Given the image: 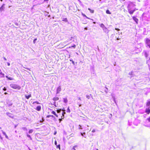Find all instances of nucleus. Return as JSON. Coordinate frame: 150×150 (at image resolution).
Segmentation results:
<instances>
[{"label": "nucleus", "mask_w": 150, "mask_h": 150, "mask_svg": "<svg viewBox=\"0 0 150 150\" xmlns=\"http://www.w3.org/2000/svg\"><path fill=\"white\" fill-rule=\"evenodd\" d=\"M77 104L79 105V107L81 106V103L80 102H78Z\"/></svg>", "instance_id": "2f4dec72"}, {"label": "nucleus", "mask_w": 150, "mask_h": 150, "mask_svg": "<svg viewBox=\"0 0 150 150\" xmlns=\"http://www.w3.org/2000/svg\"><path fill=\"white\" fill-rule=\"evenodd\" d=\"M70 61H71V62H72V63L73 64H74V61H73V60H72V59H70Z\"/></svg>", "instance_id": "4c0bfd02"}, {"label": "nucleus", "mask_w": 150, "mask_h": 150, "mask_svg": "<svg viewBox=\"0 0 150 150\" xmlns=\"http://www.w3.org/2000/svg\"><path fill=\"white\" fill-rule=\"evenodd\" d=\"M93 23L95 24V23H96V22H93Z\"/></svg>", "instance_id": "774afa93"}, {"label": "nucleus", "mask_w": 150, "mask_h": 150, "mask_svg": "<svg viewBox=\"0 0 150 150\" xmlns=\"http://www.w3.org/2000/svg\"><path fill=\"white\" fill-rule=\"evenodd\" d=\"M150 105V101H148L147 102L146 106H147V107H149V106Z\"/></svg>", "instance_id": "412c9836"}, {"label": "nucleus", "mask_w": 150, "mask_h": 150, "mask_svg": "<svg viewBox=\"0 0 150 150\" xmlns=\"http://www.w3.org/2000/svg\"><path fill=\"white\" fill-rule=\"evenodd\" d=\"M5 5L4 4L0 8V10L1 12L2 11H3L4 8V6Z\"/></svg>", "instance_id": "9d476101"}, {"label": "nucleus", "mask_w": 150, "mask_h": 150, "mask_svg": "<svg viewBox=\"0 0 150 150\" xmlns=\"http://www.w3.org/2000/svg\"><path fill=\"white\" fill-rule=\"evenodd\" d=\"M36 40H37V39H36H36H35L33 40V43H35V41H36Z\"/></svg>", "instance_id": "a18cd8bd"}, {"label": "nucleus", "mask_w": 150, "mask_h": 150, "mask_svg": "<svg viewBox=\"0 0 150 150\" xmlns=\"http://www.w3.org/2000/svg\"><path fill=\"white\" fill-rule=\"evenodd\" d=\"M91 96V95H86V98L88 99H89L90 98Z\"/></svg>", "instance_id": "7c9ffc66"}, {"label": "nucleus", "mask_w": 150, "mask_h": 150, "mask_svg": "<svg viewBox=\"0 0 150 150\" xmlns=\"http://www.w3.org/2000/svg\"><path fill=\"white\" fill-rule=\"evenodd\" d=\"M61 111V109H60L59 110H57V113H59Z\"/></svg>", "instance_id": "c9c22d12"}, {"label": "nucleus", "mask_w": 150, "mask_h": 150, "mask_svg": "<svg viewBox=\"0 0 150 150\" xmlns=\"http://www.w3.org/2000/svg\"><path fill=\"white\" fill-rule=\"evenodd\" d=\"M3 59H4V60H5V61H6L7 59H6V58L5 57H3Z\"/></svg>", "instance_id": "864d4df0"}, {"label": "nucleus", "mask_w": 150, "mask_h": 150, "mask_svg": "<svg viewBox=\"0 0 150 150\" xmlns=\"http://www.w3.org/2000/svg\"><path fill=\"white\" fill-rule=\"evenodd\" d=\"M2 131V133L5 136V135H6V133L4 132L3 131Z\"/></svg>", "instance_id": "e433bc0d"}, {"label": "nucleus", "mask_w": 150, "mask_h": 150, "mask_svg": "<svg viewBox=\"0 0 150 150\" xmlns=\"http://www.w3.org/2000/svg\"><path fill=\"white\" fill-rule=\"evenodd\" d=\"M49 1V0H44V1Z\"/></svg>", "instance_id": "e2e57ef3"}, {"label": "nucleus", "mask_w": 150, "mask_h": 150, "mask_svg": "<svg viewBox=\"0 0 150 150\" xmlns=\"http://www.w3.org/2000/svg\"><path fill=\"white\" fill-rule=\"evenodd\" d=\"M26 134L27 137L29 138L30 139V140H32V138L30 136V135L28 134L27 132L26 133Z\"/></svg>", "instance_id": "dca6fc26"}, {"label": "nucleus", "mask_w": 150, "mask_h": 150, "mask_svg": "<svg viewBox=\"0 0 150 150\" xmlns=\"http://www.w3.org/2000/svg\"><path fill=\"white\" fill-rule=\"evenodd\" d=\"M145 112L149 114L150 113V109L149 108H146V109Z\"/></svg>", "instance_id": "0eeeda50"}, {"label": "nucleus", "mask_w": 150, "mask_h": 150, "mask_svg": "<svg viewBox=\"0 0 150 150\" xmlns=\"http://www.w3.org/2000/svg\"><path fill=\"white\" fill-rule=\"evenodd\" d=\"M33 132V129H31L29 130L28 132L29 134L32 133Z\"/></svg>", "instance_id": "b1692460"}, {"label": "nucleus", "mask_w": 150, "mask_h": 150, "mask_svg": "<svg viewBox=\"0 0 150 150\" xmlns=\"http://www.w3.org/2000/svg\"><path fill=\"white\" fill-rule=\"evenodd\" d=\"M5 136L6 138H7V139H8V137L6 134L5 135Z\"/></svg>", "instance_id": "de8ad7c7"}, {"label": "nucleus", "mask_w": 150, "mask_h": 150, "mask_svg": "<svg viewBox=\"0 0 150 150\" xmlns=\"http://www.w3.org/2000/svg\"><path fill=\"white\" fill-rule=\"evenodd\" d=\"M3 90L4 91H6V88L5 87H4L3 88Z\"/></svg>", "instance_id": "58836bf2"}, {"label": "nucleus", "mask_w": 150, "mask_h": 150, "mask_svg": "<svg viewBox=\"0 0 150 150\" xmlns=\"http://www.w3.org/2000/svg\"><path fill=\"white\" fill-rule=\"evenodd\" d=\"M25 98L28 99H29V98L31 96V94H30L28 95H25Z\"/></svg>", "instance_id": "f8f14e48"}, {"label": "nucleus", "mask_w": 150, "mask_h": 150, "mask_svg": "<svg viewBox=\"0 0 150 150\" xmlns=\"http://www.w3.org/2000/svg\"><path fill=\"white\" fill-rule=\"evenodd\" d=\"M72 149H74V150H75V148H74V147H73V148Z\"/></svg>", "instance_id": "338daca9"}, {"label": "nucleus", "mask_w": 150, "mask_h": 150, "mask_svg": "<svg viewBox=\"0 0 150 150\" xmlns=\"http://www.w3.org/2000/svg\"><path fill=\"white\" fill-rule=\"evenodd\" d=\"M59 100V98L58 97H54V98H53V100L54 101H57V100Z\"/></svg>", "instance_id": "a211bd4d"}, {"label": "nucleus", "mask_w": 150, "mask_h": 150, "mask_svg": "<svg viewBox=\"0 0 150 150\" xmlns=\"http://www.w3.org/2000/svg\"><path fill=\"white\" fill-rule=\"evenodd\" d=\"M10 87L12 88L18 90H20L21 88V87L20 86L16 84H10Z\"/></svg>", "instance_id": "f257e3e1"}, {"label": "nucleus", "mask_w": 150, "mask_h": 150, "mask_svg": "<svg viewBox=\"0 0 150 150\" xmlns=\"http://www.w3.org/2000/svg\"><path fill=\"white\" fill-rule=\"evenodd\" d=\"M7 64L8 66H10V63H9V62H7Z\"/></svg>", "instance_id": "5fc2aeb1"}, {"label": "nucleus", "mask_w": 150, "mask_h": 150, "mask_svg": "<svg viewBox=\"0 0 150 150\" xmlns=\"http://www.w3.org/2000/svg\"><path fill=\"white\" fill-rule=\"evenodd\" d=\"M54 144L56 145H57V142L56 140H55L54 142Z\"/></svg>", "instance_id": "09e8293b"}, {"label": "nucleus", "mask_w": 150, "mask_h": 150, "mask_svg": "<svg viewBox=\"0 0 150 150\" xmlns=\"http://www.w3.org/2000/svg\"><path fill=\"white\" fill-rule=\"evenodd\" d=\"M59 122H60L62 120V119L61 118H60L59 119Z\"/></svg>", "instance_id": "49530a36"}, {"label": "nucleus", "mask_w": 150, "mask_h": 150, "mask_svg": "<svg viewBox=\"0 0 150 150\" xmlns=\"http://www.w3.org/2000/svg\"><path fill=\"white\" fill-rule=\"evenodd\" d=\"M146 44L150 48V40L147 38L146 40Z\"/></svg>", "instance_id": "7ed1b4c3"}, {"label": "nucleus", "mask_w": 150, "mask_h": 150, "mask_svg": "<svg viewBox=\"0 0 150 150\" xmlns=\"http://www.w3.org/2000/svg\"><path fill=\"white\" fill-rule=\"evenodd\" d=\"M143 53H144V55L145 56V57L146 58L148 56V54H147V52L146 51H144Z\"/></svg>", "instance_id": "4468645a"}, {"label": "nucleus", "mask_w": 150, "mask_h": 150, "mask_svg": "<svg viewBox=\"0 0 150 150\" xmlns=\"http://www.w3.org/2000/svg\"><path fill=\"white\" fill-rule=\"evenodd\" d=\"M131 5H133V4L131 3L129 5V6H128L127 7L129 13L131 14H132L133 13L136 11V10H137L138 9L135 8L134 9L132 10V9H131V8L130 7V6Z\"/></svg>", "instance_id": "f03ea898"}, {"label": "nucleus", "mask_w": 150, "mask_h": 150, "mask_svg": "<svg viewBox=\"0 0 150 150\" xmlns=\"http://www.w3.org/2000/svg\"><path fill=\"white\" fill-rule=\"evenodd\" d=\"M100 27L103 29L105 27V25L103 23H101L100 24Z\"/></svg>", "instance_id": "2eb2a0df"}, {"label": "nucleus", "mask_w": 150, "mask_h": 150, "mask_svg": "<svg viewBox=\"0 0 150 150\" xmlns=\"http://www.w3.org/2000/svg\"><path fill=\"white\" fill-rule=\"evenodd\" d=\"M66 114V112H62V115H64Z\"/></svg>", "instance_id": "79ce46f5"}, {"label": "nucleus", "mask_w": 150, "mask_h": 150, "mask_svg": "<svg viewBox=\"0 0 150 150\" xmlns=\"http://www.w3.org/2000/svg\"><path fill=\"white\" fill-rule=\"evenodd\" d=\"M51 113L52 114H53V115H54L56 116L57 117H58V115L56 114V113L55 112V111H52Z\"/></svg>", "instance_id": "aec40b11"}, {"label": "nucleus", "mask_w": 150, "mask_h": 150, "mask_svg": "<svg viewBox=\"0 0 150 150\" xmlns=\"http://www.w3.org/2000/svg\"><path fill=\"white\" fill-rule=\"evenodd\" d=\"M78 98V100H81V98L80 97H79Z\"/></svg>", "instance_id": "4d7b16f0"}, {"label": "nucleus", "mask_w": 150, "mask_h": 150, "mask_svg": "<svg viewBox=\"0 0 150 150\" xmlns=\"http://www.w3.org/2000/svg\"><path fill=\"white\" fill-rule=\"evenodd\" d=\"M56 146H57V148H58L59 150H60V144H59L58 145H56Z\"/></svg>", "instance_id": "cd10ccee"}, {"label": "nucleus", "mask_w": 150, "mask_h": 150, "mask_svg": "<svg viewBox=\"0 0 150 150\" xmlns=\"http://www.w3.org/2000/svg\"><path fill=\"white\" fill-rule=\"evenodd\" d=\"M76 45H73L71 46V47H69L70 48L73 47L74 48H75L76 47Z\"/></svg>", "instance_id": "f704fd0d"}, {"label": "nucleus", "mask_w": 150, "mask_h": 150, "mask_svg": "<svg viewBox=\"0 0 150 150\" xmlns=\"http://www.w3.org/2000/svg\"><path fill=\"white\" fill-rule=\"evenodd\" d=\"M61 89L60 86H59L57 88L56 93L57 94L59 93L61 91Z\"/></svg>", "instance_id": "39448f33"}, {"label": "nucleus", "mask_w": 150, "mask_h": 150, "mask_svg": "<svg viewBox=\"0 0 150 150\" xmlns=\"http://www.w3.org/2000/svg\"><path fill=\"white\" fill-rule=\"evenodd\" d=\"M103 30L105 33H108V30L106 27H105Z\"/></svg>", "instance_id": "ddd939ff"}, {"label": "nucleus", "mask_w": 150, "mask_h": 150, "mask_svg": "<svg viewBox=\"0 0 150 150\" xmlns=\"http://www.w3.org/2000/svg\"><path fill=\"white\" fill-rule=\"evenodd\" d=\"M36 103L37 104H39V102H38L37 101H35L33 102V104H34Z\"/></svg>", "instance_id": "72a5a7b5"}, {"label": "nucleus", "mask_w": 150, "mask_h": 150, "mask_svg": "<svg viewBox=\"0 0 150 150\" xmlns=\"http://www.w3.org/2000/svg\"><path fill=\"white\" fill-rule=\"evenodd\" d=\"M4 94L5 95H6V94H8V93L6 92H5L4 93Z\"/></svg>", "instance_id": "052dcab7"}, {"label": "nucleus", "mask_w": 150, "mask_h": 150, "mask_svg": "<svg viewBox=\"0 0 150 150\" xmlns=\"http://www.w3.org/2000/svg\"><path fill=\"white\" fill-rule=\"evenodd\" d=\"M129 75H132V76H133V72H129Z\"/></svg>", "instance_id": "473e14b6"}, {"label": "nucleus", "mask_w": 150, "mask_h": 150, "mask_svg": "<svg viewBox=\"0 0 150 150\" xmlns=\"http://www.w3.org/2000/svg\"><path fill=\"white\" fill-rule=\"evenodd\" d=\"M62 21L65 22H67L68 21L67 18H63Z\"/></svg>", "instance_id": "5701e85b"}, {"label": "nucleus", "mask_w": 150, "mask_h": 150, "mask_svg": "<svg viewBox=\"0 0 150 150\" xmlns=\"http://www.w3.org/2000/svg\"><path fill=\"white\" fill-rule=\"evenodd\" d=\"M115 30H117V31H119L120 30L118 28H115Z\"/></svg>", "instance_id": "6e6d98bb"}, {"label": "nucleus", "mask_w": 150, "mask_h": 150, "mask_svg": "<svg viewBox=\"0 0 150 150\" xmlns=\"http://www.w3.org/2000/svg\"><path fill=\"white\" fill-rule=\"evenodd\" d=\"M108 91V89L106 88V89L105 90V92L106 93H107Z\"/></svg>", "instance_id": "c03bdc74"}, {"label": "nucleus", "mask_w": 150, "mask_h": 150, "mask_svg": "<svg viewBox=\"0 0 150 150\" xmlns=\"http://www.w3.org/2000/svg\"><path fill=\"white\" fill-rule=\"evenodd\" d=\"M82 15L83 16L85 17H86V18H87V19H90L89 18L87 17L85 14H84L82 13Z\"/></svg>", "instance_id": "393cba45"}, {"label": "nucleus", "mask_w": 150, "mask_h": 150, "mask_svg": "<svg viewBox=\"0 0 150 150\" xmlns=\"http://www.w3.org/2000/svg\"><path fill=\"white\" fill-rule=\"evenodd\" d=\"M22 129L25 131H27V129L26 127H23L22 128Z\"/></svg>", "instance_id": "a878e982"}, {"label": "nucleus", "mask_w": 150, "mask_h": 150, "mask_svg": "<svg viewBox=\"0 0 150 150\" xmlns=\"http://www.w3.org/2000/svg\"><path fill=\"white\" fill-rule=\"evenodd\" d=\"M62 110L63 112H65V110L64 109V108H63V109H62V110L61 109V110Z\"/></svg>", "instance_id": "603ef678"}, {"label": "nucleus", "mask_w": 150, "mask_h": 150, "mask_svg": "<svg viewBox=\"0 0 150 150\" xmlns=\"http://www.w3.org/2000/svg\"><path fill=\"white\" fill-rule=\"evenodd\" d=\"M149 61H147V64H148V62H149Z\"/></svg>", "instance_id": "69168bd1"}, {"label": "nucleus", "mask_w": 150, "mask_h": 150, "mask_svg": "<svg viewBox=\"0 0 150 150\" xmlns=\"http://www.w3.org/2000/svg\"><path fill=\"white\" fill-rule=\"evenodd\" d=\"M6 78H7L8 79V76H6Z\"/></svg>", "instance_id": "680f3d73"}, {"label": "nucleus", "mask_w": 150, "mask_h": 150, "mask_svg": "<svg viewBox=\"0 0 150 150\" xmlns=\"http://www.w3.org/2000/svg\"><path fill=\"white\" fill-rule=\"evenodd\" d=\"M133 20L137 23L138 21V20L135 17L133 16L132 18Z\"/></svg>", "instance_id": "1a4fd4ad"}, {"label": "nucleus", "mask_w": 150, "mask_h": 150, "mask_svg": "<svg viewBox=\"0 0 150 150\" xmlns=\"http://www.w3.org/2000/svg\"><path fill=\"white\" fill-rule=\"evenodd\" d=\"M119 40V38H117V39H116L117 40Z\"/></svg>", "instance_id": "0e129e2a"}, {"label": "nucleus", "mask_w": 150, "mask_h": 150, "mask_svg": "<svg viewBox=\"0 0 150 150\" xmlns=\"http://www.w3.org/2000/svg\"><path fill=\"white\" fill-rule=\"evenodd\" d=\"M47 117H52L53 118L54 117L53 115H49L47 116Z\"/></svg>", "instance_id": "c85d7f7f"}, {"label": "nucleus", "mask_w": 150, "mask_h": 150, "mask_svg": "<svg viewBox=\"0 0 150 150\" xmlns=\"http://www.w3.org/2000/svg\"><path fill=\"white\" fill-rule=\"evenodd\" d=\"M36 109L38 111H40L41 109V106L40 105L38 106L37 107Z\"/></svg>", "instance_id": "9b49d317"}, {"label": "nucleus", "mask_w": 150, "mask_h": 150, "mask_svg": "<svg viewBox=\"0 0 150 150\" xmlns=\"http://www.w3.org/2000/svg\"><path fill=\"white\" fill-rule=\"evenodd\" d=\"M95 132H96V130L95 129H93L92 131V132L93 133Z\"/></svg>", "instance_id": "8fccbe9b"}, {"label": "nucleus", "mask_w": 150, "mask_h": 150, "mask_svg": "<svg viewBox=\"0 0 150 150\" xmlns=\"http://www.w3.org/2000/svg\"><path fill=\"white\" fill-rule=\"evenodd\" d=\"M56 133H57V132L55 131V132H54V135H55L56 134Z\"/></svg>", "instance_id": "13d9d810"}, {"label": "nucleus", "mask_w": 150, "mask_h": 150, "mask_svg": "<svg viewBox=\"0 0 150 150\" xmlns=\"http://www.w3.org/2000/svg\"><path fill=\"white\" fill-rule=\"evenodd\" d=\"M106 12L107 14H111V13L108 10H107Z\"/></svg>", "instance_id": "bb28decb"}, {"label": "nucleus", "mask_w": 150, "mask_h": 150, "mask_svg": "<svg viewBox=\"0 0 150 150\" xmlns=\"http://www.w3.org/2000/svg\"><path fill=\"white\" fill-rule=\"evenodd\" d=\"M12 105V103L9 104H8L9 106H11Z\"/></svg>", "instance_id": "bf43d9fd"}, {"label": "nucleus", "mask_w": 150, "mask_h": 150, "mask_svg": "<svg viewBox=\"0 0 150 150\" xmlns=\"http://www.w3.org/2000/svg\"><path fill=\"white\" fill-rule=\"evenodd\" d=\"M63 101L65 103H67L68 100L67 98H63Z\"/></svg>", "instance_id": "6ab92c4d"}, {"label": "nucleus", "mask_w": 150, "mask_h": 150, "mask_svg": "<svg viewBox=\"0 0 150 150\" xmlns=\"http://www.w3.org/2000/svg\"><path fill=\"white\" fill-rule=\"evenodd\" d=\"M8 79L9 80H13V79L12 78H11V77H8Z\"/></svg>", "instance_id": "ea45409f"}, {"label": "nucleus", "mask_w": 150, "mask_h": 150, "mask_svg": "<svg viewBox=\"0 0 150 150\" xmlns=\"http://www.w3.org/2000/svg\"><path fill=\"white\" fill-rule=\"evenodd\" d=\"M6 114L9 117L13 118L14 117V116L11 113L9 112H7L6 113Z\"/></svg>", "instance_id": "20e7f679"}, {"label": "nucleus", "mask_w": 150, "mask_h": 150, "mask_svg": "<svg viewBox=\"0 0 150 150\" xmlns=\"http://www.w3.org/2000/svg\"><path fill=\"white\" fill-rule=\"evenodd\" d=\"M4 74L2 72H0V77L1 78L4 77Z\"/></svg>", "instance_id": "f3484780"}, {"label": "nucleus", "mask_w": 150, "mask_h": 150, "mask_svg": "<svg viewBox=\"0 0 150 150\" xmlns=\"http://www.w3.org/2000/svg\"><path fill=\"white\" fill-rule=\"evenodd\" d=\"M79 129H82V128H81V126L80 125H79Z\"/></svg>", "instance_id": "a19ab883"}, {"label": "nucleus", "mask_w": 150, "mask_h": 150, "mask_svg": "<svg viewBox=\"0 0 150 150\" xmlns=\"http://www.w3.org/2000/svg\"><path fill=\"white\" fill-rule=\"evenodd\" d=\"M88 9L90 11V12L91 13H93L94 12V11L93 10H91L90 8H88Z\"/></svg>", "instance_id": "4be33fe9"}, {"label": "nucleus", "mask_w": 150, "mask_h": 150, "mask_svg": "<svg viewBox=\"0 0 150 150\" xmlns=\"http://www.w3.org/2000/svg\"><path fill=\"white\" fill-rule=\"evenodd\" d=\"M67 112L69 113L70 112V110L69 109V107H68L67 109Z\"/></svg>", "instance_id": "c756f323"}, {"label": "nucleus", "mask_w": 150, "mask_h": 150, "mask_svg": "<svg viewBox=\"0 0 150 150\" xmlns=\"http://www.w3.org/2000/svg\"><path fill=\"white\" fill-rule=\"evenodd\" d=\"M53 105H54V106H55V107H57V106H56V102H54V103H53Z\"/></svg>", "instance_id": "37998d69"}, {"label": "nucleus", "mask_w": 150, "mask_h": 150, "mask_svg": "<svg viewBox=\"0 0 150 150\" xmlns=\"http://www.w3.org/2000/svg\"><path fill=\"white\" fill-rule=\"evenodd\" d=\"M64 116L62 115L61 116V119H64Z\"/></svg>", "instance_id": "3c124183"}, {"label": "nucleus", "mask_w": 150, "mask_h": 150, "mask_svg": "<svg viewBox=\"0 0 150 150\" xmlns=\"http://www.w3.org/2000/svg\"><path fill=\"white\" fill-rule=\"evenodd\" d=\"M131 3L132 4H133V5H131L130 6V7L131 8V9H132L135 6V4L133 2H130L128 4V6H129V5L130 4H131Z\"/></svg>", "instance_id": "423d86ee"}, {"label": "nucleus", "mask_w": 150, "mask_h": 150, "mask_svg": "<svg viewBox=\"0 0 150 150\" xmlns=\"http://www.w3.org/2000/svg\"><path fill=\"white\" fill-rule=\"evenodd\" d=\"M80 134L81 135L83 136V137H84L85 138H86V133L84 132L83 133L80 132Z\"/></svg>", "instance_id": "6e6552de"}]
</instances>
